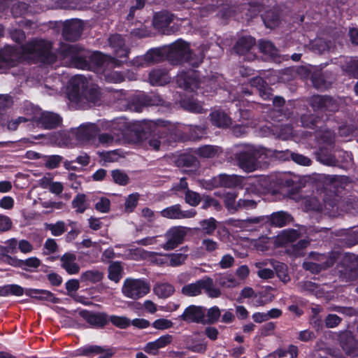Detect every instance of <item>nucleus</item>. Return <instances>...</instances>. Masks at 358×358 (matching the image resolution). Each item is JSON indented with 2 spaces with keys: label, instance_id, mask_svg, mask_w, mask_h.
Instances as JSON below:
<instances>
[{
  "label": "nucleus",
  "instance_id": "338daca9",
  "mask_svg": "<svg viewBox=\"0 0 358 358\" xmlns=\"http://www.w3.org/2000/svg\"><path fill=\"white\" fill-rule=\"evenodd\" d=\"M315 133V137L320 140H321L323 143L329 144L332 142V136L330 131L327 129L324 124L323 128L322 129H318Z\"/></svg>",
  "mask_w": 358,
  "mask_h": 358
},
{
  "label": "nucleus",
  "instance_id": "13d9d810",
  "mask_svg": "<svg viewBox=\"0 0 358 358\" xmlns=\"http://www.w3.org/2000/svg\"><path fill=\"white\" fill-rule=\"evenodd\" d=\"M217 152L215 146L211 145H205L197 148L196 153L201 157L212 158L214 157Z\"/></svg>",
  "mask_w": 358,
  "mask_h": 358
},
{
  "label": "nucleus",
  "instance_id": "864d4df0",
  "mask_svg": "<svg viewBox=\"0 0 358 358\" xmlns=\"http://www.w3.org/2000/svg\"><path fill=\"white\" fill-rule=\"evenodd\" d=\"M147 257L150 259V262L155 264L159 266H168V254H161L155 252H148Z\"/></svg>",
  "mask_w": 358,
  "mask_h": 358
},
{
  "label": "nucleus",
  "instance_id": "a878e982",
  "mask_svg": "<svg viewBox=\"0 0 358 358\" xmlns=\"http://www.w3.org/2000/svg\"><path fill=\"white\" fill-rule=\"evenodd\" d=\"M76 255L74 252H66L60 257L61 268L64 269L69 275L79 273L80 266L76 262Z\"/></svg>",
  "mask_w": 358,
  "mask_h": 358
},
{
  "label": "nucleus",
  "instance_id": "f8f14e48",
  "mask_svg": "<svg viewBox=\"0 0 358 358\" xmlns=\"http://www.w3.org/2000/svg\"><path fill=\"white\" fill-rule=\"evenodd\" d=\"M188 228L183 226H175L170 228L166 234L167 241L163 244L165 250H171L176 248L184 241L187 236Z\"/></svg>",
  "mask_w": 358,
  "mask_h": 358
},
{
  "label": "nucleus",
  "instance_id": "393cba45",
  "mask_svg": "<svg viewBox=\"0 0 358 358\" xmlns=\"http://www.w3.org/2000/svg\"><path fill=\"white\" fill-rule=\"evenodd\" d=\"M62 122V118L52 112H43L37 120L38 125L43 129H52L58 127Z\"/></svg>",
  "mask_w": 358,
  "mask_h": 358
},
{
  "label": "nucleus",
  "instance_id": "412c9836",
  "mask_svg": "<svg viewBox=\"0 0 358 358\" xmlns=\"http://www.w3.org/2000/svg\"><path fill=\"white\" fill-rule=\"evenodd\" d=\"M317 259L319 264L313 262L304 263V268L312 273H320L322 270H326L334 265L336 262V257L334 254L324 255L318 254Z\"/></svg>",
  "mask_w": 358,
  "mask_h": 358
},
{
  "label": "nucleus",
  "instance_id": "0e129e2a",
  "mask_svg": "<svg viewBox=\"0 0 358 358\" xmlns=\"http://www.w3.org/2000/svg\"><path fill=\"white\" fill-rule=\"evenodd\" d=\"M41 264V260L36 257H31L26 259L25 260L22 259V270L26 271H31L32 268H37Z\"/></svg>",
  "mask_w": 358,
  "mask_h": 358
},
{
  "label": "nucleus",
  "instance_id": "6e6d98bb",
  "mask_svg": "<svg viewBox=\"0 0 358 358\" xmlns=\"http://www.w3.org/2000/svg\"><path fill=\"white\" fill-rule=\"evenodd\" d=\"M111 176L114 182L119 185L125 186L129 182L128 175L120 169L113 170L111 171Z\"/></svg>",
  "mask_w": 358,
  "mask_h": 358
},
{
  "label": "nucleus",
  "instance_id": "58836bf2",
  "mask_svg": "<svg viewBox=\"0 0 358 358\" xmlns=\"http://www.w3.org/2000/svg\"><path fill=\"white\" fill-rule=\"evenodd\" d=\"M259 48L261 52L268 55L271 59H275L278 56V48L270 41L261 40L259 43Z\"/></svg>",
  "mask_w": 358,
  "mask_h": 358
},
{
  "label": "nucleus",
  "instance_id": "423d86ee",
  "mask_svg": "<svg viewBox=\"0 0 358 358\" xmlns=\"http://www.w3.org/2000/svg\"><path fill=\"white\" fill-rule=\"evenodd\" d=\"M164 47L166 60L172 65L184 64L185 59H187L188 55H189V43L182 38H179L169 45Z\"/></svg>",
  "mask_w": 358,
  "mask_h": 358
},
{
  "label": "nucleus",
  "instance_id": "de8ad7c7",
  "mask_svg": "<svg viewBox=\"0 0 358 358\" xmlns=\"http://www.w3.org/2000/svg\"><path fill=\"white\" fill-rule=\"evenodd\" d=\"M217 220L214 217L202 220L199 222V225L202 232L207 235H212L217 229Z\"/></svg>",
  "mask_w": 358,
  "mask_h": 358
},
{
  "label": "nucleus",
  "instance_id": "69168bd1",
  "mask_svg": "<svg viewBox=\"0 0 358 358\" xmlns=\"http://www.w3.org/2000/svg\"><path fill=\"white\" fill-rule=\"evenodd\" d=\"M178 163L185 167H195L198 164V160L196 157L192 155L182 154L178 160Z\"/></svg>",
  "mask_w": 358,
  "mask_h": 358
},
{
  "label": "nucleus",
  "instance_id": "c9c22d12",
  "mask_svg": "<svg viewBox=\"0 0 358 358\" xmlns=\"http://www.w3.org/2000/svg\"><path fill=\"white\" fill-rule=\"evenodd\" d=\"M331 43L323 38H317L310 43V49L315 54L322 55L330 50Z\"/></svg>",
  "mask_w": 358,
  "mask_h": 358
},
{
  "label": "nucleus",
  "instance_id": "774afa93",
  "mask_svg": "<svg viewBox=\"0 0 358 358\" xmlns=\"http://www.w3.org/2000/svg\"><path fill=\"white\" fill-rule=\"evenodd\" d=\"M345 71L350 76L358 78V60L350 59L345 63Z\"/></svg>",
  "mask_w": 358,
  "mask_h": 358
},
{
  "label": "nucleus",
  "instance_id": "f704fd0d",
  "mask_svg": "<svg viewBox=\"0 0 358 358\" xmlns=\"http://www.w3.org/2000/svg\"><path fill=\"white\" fill-rule=\"evenodd\" d=\"M148 64L166 60L165 47L151 48L144 55Z\"/></svg>",
  "mask_w": 358,
  "mask_h": 358
},
{
  "label": "nucleus",
  "instance_id": "2eb2a0df",
  "mask_svg": "<svg viewBox=\"0 0 358 358\" xmlns=\"http://www.w3.org/2000/svg\"><path fill=\"white\" fill-rule=\"evenodd\" d=\"M173 18L174 15L168 11L156 13L152 20L153 27L164 34H172L176 30L174 26H170Z\"/></svg>",
  "mask_w": 358,
  "mask_h": 358
},
{
  "label": "nucleus",
  "instance_id": "7c9ffc66",
  "mask_svg": "<svg viewBox=\"0 0 358 358\" xmlns=\"http://www.w3.org/2000/svg\"><path fill=\"white\" fill-rule=\"evenodd\" d=\"M262 20L266 28L274 29L281 22L280 14L278 10L269 9L261 15Z\"/></svg>",
  "mask_w": 358,
  "mask_h": 358
},
{
  "label": "nucleus",
  "instance_id": "6ab92c4d",
  "mask_svg": "<svg viewBox=\"0 0 358 358\" xmlns=\"http://www.w3.org/2000/svg\"><path fill=\"white\" fill-rule=\"evenodd\" d=\"M241 184L240 178L235 175L220 174L217 178H213L211 181L205 180L203 183L206 189H211L215 187H236Z\"/></svg>",
  "mask_w": 358,
  "mask_h": 358
},
{
  "label": "nucleus",
  "instance_id": "e433bc0d",
  "mask_svg": "<svg viewBox=\"0 0 358 358\" xmlns=\"http://www.w3.org/2000/svg\"><path fill=\"white\" fill-rule=\"evenodd\" d=\"M25 294V289L17 284H8L0 287V296H21Z\"/></svg>",
  "mask_w": 358,
  "mask_h": 358
},
{
  "label": "nucleus",
  "instance_id": "8fccbe9b",
  "mask_svg": "<svg viewBox=\"0 0 358 358\" xmlns=\"http://www.w3.org/2000/svg\"><path fill=\"white\" fill-rule=\"evenodd\" d=\"M103 273L97 270H88L83 273L81 280L83 282L96 283L103 279Z\"/></svg>",
  "mask_w": 358,
  "mask_h": 358
},
{
  "label": "nucleus",
  "instance_id": "37998d69",
  "mask_svg": "<svg viewBox=\"0 0 358 358\" xmlns=\"http://www.w3.org/2000/svg\"><path fill=\"white\" fill-rule=\"evenodd\" d=\"M217 85L215 80L204 78L201 80V85L199 88L197 93L203 94L205 96H208L212 93H215L217 89Z\"/></svg>",
  "mask_w": 358,
  "mask_h": 358
},
{
  "label": "nucleus",
  "instance_id": "3c124183",
  "mask_svg": "<svg viewBox=\"0 0 358 358\" xmlns=\"http://www.w3.org/2000/svg\"><path fill=\"white\" fill-rule=\"evenodd\" d=\"M201 201L202 209L206 210L210 207H213L216 210H220L222 209V206L220 201L210 195L203 194L201 196Z\"/></svg>",
  "mask_w": 358,
  "mask_h": 358
},
{
  "label": "nucleus",
  "instance_id": "f03ea898",
  "mask_svg": "<svg viewBox=\"0 0 358 358\" xmlns=\"http://www.w3.org/2000/svg\"><path fill=\"white\" fill-rule=\"evenodd\" d=\"M238 150L235 153V159L238 166L244 171L251 173L259 166V159L262 155H267L264 148H257L246 144L238 146Z\"/></svg>",
  "mask_w": 358,
  "mask_h": 358
},
{
  "label": "nucleus",
  "instance_id": "9d476101",
  "mask_svg": "<svg viewBox=\"0 0 358 358\" xmlns=\"http://www.w3.org/2000/svg\"><path fill=\"white\" fill-rule=\"evenodd\" d=\"M178 86L185 91L196 92L197 93L201 80L200 72L196 70L189 69L178 74L176 77Z\"/></svg>",
  "mask_w": 358,
  "mask_h": 358
},
{
  "label": "nucleus",
  "instance_id": "c03bdc74",
  "mask_svg": "<svg viewBox=\"0 0 358 358\" xmlns=\"http://www.w3.org/2000/svg\"><path fill=\"white\" fill-rule=\"evenodd\" d=\"M204 57L205 55L203 51L199 50L195 52L189 48V55H188L185 63H187L193 67H198L203 62Z\"/></svg>",
  "mask_w": 358,
  "mask_h": 358
},
{
  "label": "nucleus",
  "instance_id": "4468645a",
  "mask_svg": "<svg viewBox=\"0 0 358 358\" xmlns=\"http://www.w3.org/2000/svg\"><path fill=\"white\" fill-rule=\"evenodd\" d=\"M117 126L123 136L128 134H133L138 141L145 138L149 132L146 123L143 122H127L122 121L118 122Z\"/></svg>",
  "mask_w": 358,
  "mask_h": 358
},
{
  "label": "nucleus",
  "instance_id": "f257e3e1",
  "mask_svg": "<svg viewBox=\"0 0 358 358\" xmlns=\"http://www.w3.org/2000/svg\"><path fill=\"white\" fill-rule=\"evenodd\" d=\"M52 48L51 42L35 38L22 44L20 48L9 47L0 50V73L20 63L52 64L56 62L57 57Z\"/></svg>",
  "mask_w": 358,
  "mask_h": 358
},
{
  "label": "nucleus",
  "instance_id": "ea45409f",
  "mask_svg": "<svg viewBox=\"0 0 358 358\" xmlns=\"http://www.w3.org/2000/svg\"><path fill=\"white\" fill-rule=\"evenodd\" d=\"M115 51L117 59L112 57L111 62L115 66H120L122 64L127 62L130 51L125 45L122 48L115 49Z\"/></svg>",
  "mask_w": 358,
  "mask_h": 358
},
{
  "label": "nucleus",
  "instance_id": "79ce46f5",
  "mask_svg": "<svg viewBox=\"0 0 358 358\" xmlns=\"http://www.w3.org/2000/svg\"><path fill=\"white\" fill-rule=\"evenodd\" d=\"M154 292L159 298L166 299L174 293L175 289L169 283H162L154 287Z\"/></svg>",
  "mask_w": 358,
  "mask_h": 358
},
{
  "label": "nucleus",
  "instance_id": "4be33fe9",
  "mask_svg": "<svg viewBox=\"0 0 358 358\" xmlns=\"http://www.w3.org/2000/svg\"><path fill=\"white\" fill-rule=\"evenodd\" d=\"M340 277L346 282H352L358 278V264L355 262L344 259L337 265Z\"/></svg>",
  "mask_w": 358,
  "mask_h": 358
},
{
  "label": "nucleus",
  "instance_id": "e2e57ef3",
  "mask_svg": "<svg viewBox=\"0 0 358 358\" xmlns=\"http://www.w3.org/2000/svg\"><path fill=\"white\" fill-rule=\"evenodd\" d=\"M169 262L168 266H179L185 263L187 256L182 253H170L168 254Z\"/></svg>",
  "mask_w": 358,
  "mask_h": 358
},
{
  "label": "nucleus",
  "instance_id": "1a4fd4ad",
  "mask_svg": "<svg viewBox=\"0 0 358 358\" xmlns=\"http://www.w3.org/2000/svg\"><path fill=\"white\" fill-rule=\"evenodd\" d=\"M292 220V215L285 211H277L269 215L250 217L247 222L252 224H268L270 226L282 227Z\"/></svg>",
  "mask_w": 358,
  "mask_h": 358
},
{
  "label": "nucleus",
  "instance_id": "a211bd4d",
  "mask_svg": "<svg viewBox=\"0 0 358 358\" xmlns=\"http://www.w3.org/2000/svg\"><path fill=\"white\" fill-rule=\"evenodd\" d=\"M83 31V24L80 20L66 21L62 28V35L65 41H76L80 38Z\"/></svg>",
  "mask_w": 358,
  "mask_h": 358
},
{
  "label": "nucleus",
  "instance_id": "4c0bfd02",
  "mask_svg": "<svg viewBox=\"0 0 358 358\" xmlns=\"http://www.w3.org/2000/svg\"><path fill=\"white\" fill-rule=\"evenodd\" d=\"M221 317V310L217 306L206 308L205 307V316L203 324H216Z\"/></svg>",
  "mask_w": 358,
  "mask_h": 358
},
{
  "label": "nucleus",
  "instance_id": "bb28decb",
  "mask_svg": "<svg viewBox=\"0 0 358 358\" xmlns=\"http://www.w3.org/2000/svg\"><path fill=\"white\" fill-rule=\"evenodd\" d=\"M112 57L107 56L99 51L91 52L89 51V63L90 70L107 67Z\"/></svg>",
  "mask_w": 358,
  "mask_h": 358
},
{
  "label": "nucleus",
  "instance_id": "dca6fc26",
  "mask_svg": "<svg viewBox=\"0 0 358 358\" xmlns=\"http://www.w3.org/2000/svg\"><path fill=\"white\" fill-rule=\"evenodd\" d=\"M79 315L91 327L102 329L108 324L109 315L106 312H94L88 310H81Z\"/></svg>",
  "mask_w": 358,
  "mask_h": 358
},
{
  "label": "nucleus",
  "instance_id": "603ef678",
  "mask_svg": "<svg viewBox=\"0 0 358 358\" xmlns=\"http://www.w3.org/2000/svg\"><path fill=\"white\" fill-rule=\"evenodd\" d=\"M182 107L190 112L194 113H203V107L202 106L195 100H190V99H185L181 103Z\"/></svg>",
  "mask_w": 358,
  "mask_h": 358
},
{
  "label": "nucleus",
  "instance_id": "052dcab7",
  "mask_svg": "<svg viewBox=\"0 0 358 358\" xmlns=\"http://www.w3.org/2000/svg\"><path fill=\"white\" fill-rule=\"evenodd\" d=\"M185 201L189 206L196 207L201 201V196L196 192L187 189L185 192Z\"/></svg>",
  "mask_w": 358,
  "mask_h": 358
},
{
  "label": "nucleus",
  "instance_id": "c85d7f7f",
  "mask_svg": "<svg viewBox=\"0 0 358 358\" xmlns=\"http://www.w3.org/2000/svg\"><path fill=\"white\" fill-rule=\"evenodd\" d=\"M268 0H250L244 4V10H246L245 15L249 19L256 17L265 8Z\"/></svg>",
  "mask_w": 358,
  "mask_h": 358
},
{
  "label": "nucleus",
  "instance_id": "49530a36",
  "mask_svg": "<svg viewBox=\"0 0 358 358\" xmlns=\"http://www.w3.org/2000/svg\"><path fill=\"white\" fill-rule=\"evenodd\" d=\"M278 358H296L299 355V348L296 345L290 344L287 349L278 348L275 351Z\"/></svg>",
  "mask_w": 358,
  "mask_h": 358
},
{
  "label": "nucleus",
  "instance_id": "c756f323",
  "mask_svg": "<svg viewBox=\"0 0 358 358\" xmlns=\"http://www.w3.org/2000/svg\"><path fill=\"white\" fill-rule=\"evenodd\" d=\"M255 44V39L252 36H243L236 41L233 49L239 55H245L250 52Z\"/></svg>",
  "mask_w": 358,
  "mask_h": 358
},
{
  "label": "nucleus",
  "instance_id": "39448f33",
  "mask_svg": "<svg viewBox=\"0 0 358 358\" xmlns=\"http://www.w3.org/2000/svg\"><path fill=\"white\" fill-rule=\"evenodd\" d=\"M62 55L65 58H69L72 67L90 70L89 63V50H85L78 45H65L62 47Z\"/></svg>",
  "mask_w": 358,
  "mask_h": 358
},
{
  "label": "nucleus",
  "instance_id": "aec40b11",
  "mask_svg": "<svg viewBox=\"0 0 358 358\" xmlns=\"http://www.w3.org/2000/svg\"><path fill=\"white\" fill-rule=\"evenodd\" d=\"M163 217L170 220H182L192 218L196 215L194 209L182 210L181 206L178 203L166 207L160 212Z\"/></svg>",
  "mask_w": 358,
  "mask_h": 358
},
{
  "label": "nucleus",
  "instance_id": "9b49d317",
  "mask_svg": "<svg viewBox=\"0 0 358 358\" xmlns=\"http://www.w3.org/2000/svg\"><path fill=\"white\" fill-rule=\"evenodd\" d=\"M315 113L335 112L338 106L334 99L328 95L315 94L308 101Z\"/></svg>",
  "mask_w": 358,
  "mask_h": 358
},
{
  "label": "nucleus",
  "instance_id": "72a5a7b5",
  "mask_svg": "<svg viewBox=\"0 0 358 358\" xmlns=\"http://www.w3.org/2000/svg\"><path fill=\"white\" fill-rule=\"evenodd\" d=\"M204 278L196 280L194 283L187 284L182 287L181 292L187 296H196L202 293L203 290Z\"/></svg>",
  "mask_w": 358,
  "mask_h": 358
},
{
  "label": "nucleus",
  "instance_id": "473e14b6",
  "mask_svg": "<svg viewBox=\"0 0 358 358\" xmlns=\"http://www.w3.org/2000/svg\"><path fill=\"white\" fill-rule=\"evenodd\" d=\"M99 131V129L96 124H89L80 126L78 129L77 135L83 141H90L96 137Z\"/></svg>",
  "mask_w": 358,
  "mask_h": 358
},
{
  "label": "nucleus",
  "instance_id": "20e7f679",
  "mask_svg": "<svg viewBox=\"0 0 358 358\" xmlns=\"http://www.w3.org/2000/svg\"><path fill=\"white\" fill-rule=\"evenodd\" d=\"M214 12H217L222 19L227 20L232 17L236 12L234 0H207L206 4L199 8V14L202 17Z\"/></svg>",
  "mask_w": 358,
  "mask_h": 358
},
{
  "label": "nucleus",
  "instance_id": "bf43d9fd",
  "mask_svg": "<svg viewBox=\"0 0 358 358\" xmlns=\"http://www.w3.org/2000/svg\"><path fill=\"white\" fill-rule=\"evenodd\" d=\"M236 198L237 194L235 192H227L224 197L225 207L232 213L238 210L237 203H236Z\"/></svg>",
  "mask_w": 358,
  "mask_h": 358
},
{
  "label": "nucleus",
  "instance_id": "5fc2aeb1",
  "mask_svg": "<svg viewBox=\"0 0 358 358\" xmlns=\"http://www.w3.org/2000/svg\"><path fill=\"white\" fill-rule=\"evenodd\" d=\"M265 150H266V152L268 153L266 155H269L270 157L280 161L289 160L292 155V152H290L289 150H277L266 148H265Z\"/></svg>",
  "mask_w": 358,
  "mask_h": 358
},
{
  "label": "nucleus",
  "instance_id": "5701e85b",
  "mask_svg": "<svg viewBox=\"0 0 358 358\" xmlns=\"http://www.w3.org/2000/svg\"><path fill=\"white\" fill-rule=\"evenodd\" d=\"M300 121L303 127L313 129L315 131L318 129H322L324 124V115H320L317 113H306L301 115Z\"/></svg>",
  "mask_w": 358,
  "mask_h": 358
},
{
  "label": "nucleus",
  "instance_id": "a18cd8bd",
  "mask_svg": "<svg viewBox=\"0 0 358 358\" xmlns=\"http://www.w3.org/2000/svg\"><path fill=\"white\" fill-rule=\"evenodd\" d=\"M203 290L205 293L210 298H218L221 295V291L219 288L214 287L213 280L210 277L204 278Z\"/></svg>",
  "mask_w": 358,
  "mask_h": 358
},
{
  "label": "nucleus",
  "instance_id": "a19ab883",
  "mask_svg": "<svg viewBox=\"0 0 358 358\" xmlns=\"http://www.w3.org/2000/svg\"><path fill=\"white\" fill-rule=\"evenodd\" d=\"M123 268L120 262H115L108 266V278L115 282H119L122 278Z\"/></svg>",
  "mask_w": 358,
  "mask_h": 358
},
{
  "label": "nucleus",
  "instance_id": "4d7b16f0",
  "mask_svg": "<svg viewBox=\"0 0 358 358\" xmlns=\"http://www.w3.org/2000/svg\"><path fill=\"white\" fill-rule=\"evenodd\" d=\"M111 322L114 326L120 329H126L131 324V321L125 316L109 315L108 323Z\"/></svg>",
  "mask_w": 358,
  "mask_h": 358
},
{
  "label": "nucleus",
  "instance_id": "680f3d73",
  "mask_svg": "<svg viewBox=\"0 0 358 358\" xmlns=\"http://www.w3.org/2000/svg\"><path fill=\"white\" fill-rule=\"evenodd\" d=\"M86 196L84 194H78L72 201V206L76 208V212L83 213L87 207L85 206Z\"/></svg>",
  "mask_w": 358,
  "mask_h": 358
},
{
  "label": "nucleus",
  "instance_id": "7ed1b4c3",
  "mask_svg": "<svg viewBox=\"0 0 358 358\" xmlns=\"http://www.w3.org/2000/svg\"><path fill=\"white\" fill-rule=\"evenodd\" d=\"M71 89L69 93V99L79 101L83 98L88 102L97 103L101 99V92L96 87H87V81L83 76H75L70 80Z\"/></svg>",
  "mask_w": 358,
  "mask_h": 358
},
{
  "label": "nucleus",
  "instance_id": "b1692460",
  "mask_svg": "<svg viewBox=\"0 0 358 358\" xmlns=\"http://www.w3.org/2000/svg\"><path fill=\"white\" fill-rule=\"evenodd\" d=\"M25 294L34 299L51 302L52 303H60V299L55 296V294L47 289L27 288L25 289Z\"/></svg>",
  "mask_w": 358,
  "mask_h": 358
},
{
  "label": "nucleus",
  "instance_id": "ddd939ff",
  "mask_svg": "<svg viewBox=\"0 0 358 358\" xmlns=\"http://www.w3.org/2000/svg\"><path fill=\"white\" fill-rule=\"evenodd\" d=\"M337 339L339 345L347 355L353 357L358 356V340L352 331H340Z\"/></svg>",
  "mask_w": 358,
  "mask_h": 358
},
{
  "label": "nucleus",
  "instance_id": "cd10ccee",
  "mask_svg": "<svg viewBox=\"0 0 358 358\" xmlns=\"http://www.w3.org/2000/svg\"><path fill=\"white\" fill-rule=\"evenodd\" d=\"M148 79L152 85L162 86L169 83L170 77L165 69L156 68L150 71Z\"/></svg>",
  "mask_w": 358,
  "mask_h": 358
},
{
  "label": "nucleus",
  "instance_id": "09e8293b",
  "mask_svg": "<svg viewBox=\"0 0 358 358\" xmlns=\"http://www.w3.org/2000/svg\"><path fill=\"white\" fill-rule=\"evenodd\" d=\"M140 199V194L138 192L130 194L127 196L124 202V212L131 213L134 211Z\"/></svg>",
  "mask_w": 358,
  "mask_h": 358
},
{
  "label": "nucleus",
  "instance_id": "2f4dec72",
  "mask_svg": "<svg viewBox=\"0 0 358 358\" xmlns=\"http://www.w3.org/2000/svg\"><path fill=\"white\" fill-rule=\"evenodd\" d=\"M210 120L213 125L218 128H227L231 124V117L222 110L212 112L210 114Z\"/></svg>",
  "mask_w": 358,
  "mask_h": 358
},
{
  "label": "nucleus",
  "instance_id": "0eeeda50",
  "mask_svg": "<svg viewBox=\"0 0 358 358\" xmlns=\"http://www.w3.org/2000/svg\"><path fill=\"white\" fill-rule=\"evenodd\" d=\"M240 94L243 97L258 94L264 100H271L273 96L272 89L260 76L252 78L248 85H242Z\"/></svg>",
  "mask_w": 358,
  "mask_h": 358
},
{
  "label": "nucleus",
  "instance_id": "6e6552de",
  "mask_svg": "<svg viewBox=\"0 0 358 358\" xmlns=\"http://www.w3.org/2000/svg\"><path fill=\"white\" fill-rule=\"evenodd\" d=\"M150 290V285L142 279L126 278L122 287L124 296L132 299L143 297Z\"/></svg>",
  "mask_w": 358,
  "mask_h": 358
},
{
  "label": "nucleus",
  "instance_id": "f3484780",
  "mask_svg": "<svg viewBox=\"0 0 358 358\" xmlns=\"http://www.w3.org/2000/svg\"><path fill=\"white\" fill-rule=\"evenodd\" d=\"M204 316L205 306L192 304L185 308L183 313L178 316V319L187 324H203Z\"/></svg>",
  "mask_w": 358,
  "mask_h": 358
}]
</instances>
